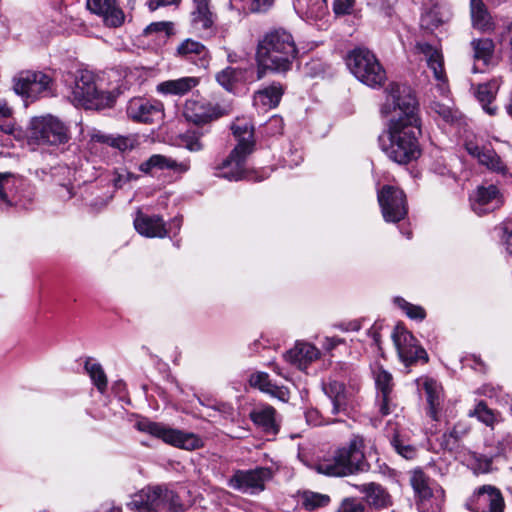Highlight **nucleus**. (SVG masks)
<instances>
[{
  "instance_id": "obj_1",
  "label": "nucleus",
  "mask_w": 512,
  "mask_h": 512,
  "mask_svg": "<svg viewBox=\"0 0 512 512\" xmlns=\"http://www.w3.org/2000/svg\"><path fill=\"white\" fill-rule=\"evenodd\" d=\"M387 93L382 113L390 116V120L387 131L379 138L380 146L391 161L405 165L421 154L417 138L420 132L417 101L412 89L405 84L392 83Z\"/></svg>"
},
{
  "instance_id": "obj_2",
  "label": "nucleus",
  "mask_w": 512,
  "mask_h": 512,
  "mask_svg": "<svg viewBox=\"0 0 512 512\" xmlns=\"http://www.w3.org/2000/svg\"><path fill=\"white\" fill-rule=\"evenodd\" d=\"M297 54V46L290 32L282 28L266 32L256 47L257 78L262 79L266 71H289Z\"/></svg>"
},
{
  "instance_id": "obj_3",
  "label": "nucleus",
  "mask_w": 512,
  "mask_h": 512,
  "mask_svg": "<svg viewBox=\"0 0 512 512\" xmlns=\"http://www.w3.org/2000/svg\"><path fill=\"white\" fill-rule=\"evenodd\" d=\"M364 448V438L354 435L347 444L336 449L332 455L320 459L315 469L320 474L333 477H343L364 471L368 468Z\"/></svg>"
},
{
  "instance_id": "obj_4",
  "label": "nucleus",
  "mask_w": 512,
  "mask_h": 512,
  "mask_svg": "<svg viewBox=\"0 0 512 512\" xmlns=\"http://www.w3.org/2000/svg\"><path fill=\"white\" fill-rule=\"evenodd\" d=\"M231 129L238 143L223 161L221 169L230 168L229 171L223 172L222 176L237 181L245 177L244 163L254 148V130L250 121L245 118H237Z\"/></svg>"
},
{
  "instance_id": "obj_5",
  "label": "nucleus",
  "mask_w": 512,
  "mask_h": 512,
  "mask_svg": "<svg viewBox=\"0 0 512 512\" xmlns=\"http://www.w3.org/2000/svg\"><path fill=\"white\" fill-rule=\"evenodd\" d=\"M129 506L137 512H183L179 496L162 486L146 487L135 494Z\"/></svg>"
},
{
  "instance_id": "obj_6",
  "label": "nucleus",
  "mask_w": 512,
  "mask_h": 512,
  "mask_svg": "<svg viewBox=\"0 0 512 512\" xmlns=\"http://www.w3.org/2000/svg\"><path fill=\"white\" fill-rule=\"evenodd\" d=\"M350 72L363 84L376 88L381 87L386 79V71L370 50L356 48L347 56Z\"/></svg>"
},
{
  "instance_id": "obj_7",
  "label": "nucleus",
  "mask_w": 512,
  "mask_h": 512,
  "mask_svg": "<svg viewBox=\"0 0 512 512\" xmlns=\"http://www.w3.org/2000/svg\"><path fill=\"white\" fill-rule=\"evenodd\" d=\"M71 102L84 109H102L111 102V97L102 91L89 71H79L74 78L70 94Z\"/></svg>"
},
{
  "instance_id": "obj_8",
  "label": "nucleus",
  "mask_w": 512,
  "mask_h": 512,
  "mask_svg": "<svg viewBox=\"0 0 512 512\" xmlns=\"http://www.w3.org/2000/svg\"><path fill=\"white\" fill-rule=\"evenodd\" d=\"M27 136L36 144L58 145L67 142V127L56 117H34L30 121Z\"/></svg>"
},
{
  "instance_id": "obj_9",
  "label": "nucleus",
  "mask_w": 512,
  "mask_h": 512,
  "mask_svg": "<svg viewBox=\"0 0 512 512\" xmlns=\"http://www.w3.org/2000/svg\"><path fill=\"white\" fill-rule=\"evenodd\" d=\"M137 428L181 449L195 450L203 446L202 439L194 433H185L149 420L138 421Z\"/></svg>"
},
{
  "instance_id": "obj_10",
  "label": "nucleus",
  "mask_w": 512,
  "mask_h": 512,
  "mask_svg": "<svg viewBox=\"0 0 512 512\" xmlns=\"http://www.w3.org/2000/svg\"><path fill=\"white\" fill-rule=\"evenodd\" d=\"M52 78L41 71H22L14 78V91L35 99L52 93Z\"/></svg>"
},
{
  "instance_id": "obj_11",
  "label": "nucleus",
  "mask_w": 512,
  "mask_h": 512,
  "mask_svg": "<svg viewBox=\"0 0 512 512\" xmlns=\"http://www.w3.org/2000/svg\"><path fill=\"white\" fill-rule=\"evenodd\" d=\"M273 476L268 467H256L249 470H237L228 480V486L244 494H257L265 489L266 481Z\"/></svg>"
},
{
  "instance_id": "obj_12",
  "label": "nucleus",
  "mask_w": 512,
  "mask_h": 512,
  "mask_svg": "<svg viewBox=\"0 0 512 512\" xmlns=\"http://www.w3.org/2000/svg\"><path fill=\"white\" fill-rule=\"evenodd\" d=\"M378 202L386 222H399L408 212L406 195L396 187L385 185L378 191Z\"/></svg>"
},
{
  "instance_id": "obj_13",
  "label": "nucleus",
  "mask_w": 512,
  "mask_h": 512,
  "mask_svg": "<svg viewBox=\"0 0 512 512\" xmlns=\"http://www.w3.org/2000/svg\"><path fill=\"white\" fill-rule=\"evenodd\" d=\"M393 342L402 362L411 365L417 361H428L426 351L418 344L416 338L402 325H397L392 334Z\"/></svg>"
},
{
  "instance_id": "obj_14",
  "label": "nucleus",
  "mask_w": 512,
  "mask_h": 512,
  "mask_svg": "<svg viewBox=\"0 0 512 512\" xmlns=\"http://www.w3.org/2000/svg\"><path fill=\"white\" fill-rule=\"evenodd\" d=\"M465 149L481 166L496 173H506L507 167L500 156L490 145L484 144L482 140L476 138L474 141L466 142Z\"/></svg>"
},
{
  "instance_id": "obj_15",
  "label": "nucleus",
  "mask_w": 512,
  "mask_h": 512,
  "mask_svg": "<svg viewBox=\"0 0 512 512\" xmlns=\"http://www.w3.org/2000/svg\"><path fill=\"white\" fill-rule=\"evenodd\" d=\"M183 116L188 122L204 125L219 118L221 112L218 106L203 98H191L185 102Z\"/></svg>"
},
{
  "instance_id": "obj_16",
  "label": "nucleus",
  "mask_w": 512,
  "mask_h": 512,
  "mask_svg": "<svg viewBox=\"0 0 512 512\" xmlns=\"http://www.w3.org/2000/svg\"><path fill=\"white\" fill-rule=\"evenodd\" d=\"M468 505L473 512H504L505 506L500 490L491 485L480 487Z\"/></svg>"
},
{
  "instance_id": "obj_17",
  "label": "nucleus",
  "mask_w": 512,
  "mask_h": 512,
  "mask_svg": "<svg viewBox=\"0 0 512 512\" xmlns=\"http://www.w3.org/2000/svg\"><path fill=\"white\" fill-rule=\"evenodd\" d=\"M415 53L422 56L427 66L433 71L434 78L440 82L438 85L442 94L445 93L446 74L444 70V60L441 49L425 41H417L415 44Z\"/></svg>"
},
{
  "instance_id": "obj_18",
  "label": "nucleus",
  "mask_w": 512,
  "mask_h": 512,
  "mask_svg": "<svg viewBox=\"0 0 512 512\" xmlns=\"http://www.w3.org/2000/svg\"><path fill=\"white\" fill-rule=\"evenodd\" d=\"M88 10L101 17L107 27L117 28L123 25L125 14L117 0H87Z\"/></svg>"
},
{
  "instance_id": "obj_19",
  "label": "nucleus",
  "mask_w": 512,
  "mask_h": 512,
  "mask_svg": "<svg viewBox=\"0 0 512 512\" xmlns=\"http://www.w3.org/2000/svg\"><path fill=\"white\" fill-rule=\"evenodd\" d=\"M127 114L133 120L150 123L155 118L161 117L162 104L159 102H150L143 98H134L129 101Z\"/></svg>"
},
{
  "instance_id": "obj_20",
  "label": "nucleus",
  "mask_w": 512,
  "mask_h": 512,
  "mask_svg": "<svg viewBox=\"0 0 512 512\" xmlns=\"http://www.w3.org/2000/svg\"><path fill=\"white\" fill-rule=\"evenodd\" d=\"M324 393L331 399L333 407L332 413H346L352 402V391L347 389L345 385L337 380H330L323 384Z\"/></svg>"
},
{
  "instance_id": "obj_21",
  "label": "nucleus",
  "mask_w": 512,
  "mask_h": 512,
  "mask_svg": "<svg viewBox=\"0 0 512 512\" xmlns=\"http://www.w3.org/2000/svg\"><path fill=\"white\" fill-rule=\"evenodd\" d=\"M319 356V350L314 345L306 342H296L295 346L284 354L286 361L300 370L306 369Z\"/></svg>"
},
{
  "instance_id": "obj_22",
  "label": "nucleus",
  "mask_w": 512,
  "mask_h": 512,
  "mask_svg": "<svg viewBox=\"0 0 512 512\" xmlns=\"http://www.w3.org/2000/svg\"><path fill=\"white\" fill-rule=\"evenodd\" d=\"M175 55L185 60L206 67L209 62V51L201 42L187 38L179 43Z\"/></svg>"
},
{
  "instance_id": "obj_23",
  "label": "nucleus",
  "mask_w": 512,
  "mask_h": 512,
  "mask_svg": "<svg viewBox=\"0 0 512 512\" xmlns=\"http://www.w3.org/2000/svg\"><path fill=\"white\" fill-rule=\"evenodd\" d=\"M501 204L496 186L479 187L472 198V208L478 215L493 211Z\"/></svg>"
},
{
  "instance_id": "obj_24",
  "label": "nucleus",
  "mask_w": 512,
  "mask_h": 512,
  "mask_svg": "<svg viewBox=\"0 0 512 512\" xmlns=\"http://www.w3.org/2000/svg\"><path fill=\"white\" fill-rule=\"evenodd\" d=\"M154 168L160 170L168 169L175 173L183 174L189 171L190 161L184 160L182 162H178L171 157L154 154L139 165V170L143 173H150Z\"/></svg>"
},
{
  "instance_id": "obj_25",
  "label": "nucleus",
  "mask_w": 512,
  "mask_h": 512,
  "mask_svg": "<svg viewBox=\"0 0 512 512\" xmlns=\"http://www.w3.org/2000/svg\"><path fill=\"white\" fill-rule=\"evenodd\" d=\"M134 226L137 232L145 237L163 238L167 235L163 219L159 216H149L143 213H138L134 220Z\"/></svg>"
},
{
  "instance_id": "obj_26",
  "label": "nucleus",
  "mask_w": 512,
  "mask_h": 512,
  "mask_svg": "<svg viewBox=\"0 0 512 512\" xmlns=\"http://www.w3.org/2000/svg\"><path fill=\"white\" fill-rule=\"evenodd\" d=\"M444 501L445 492L441 486H435L415 499L419 512H441Z\"/></svg>"
},
{
  "instance_id": "obj_27",
  "label": "nucleus",
  "mask_w": 512,
  "mask_h": 512,
  "mask_svg": "<svg viewBox=\"0 0 512 512\" xmlns=\"http://www.w3.org/2000/svg\"><path fill=\"white\" fill-rule=\"evenodd\" d=\"M191 17L192 26L199 33L210 30L213 25V15L206 0H195Z\"/></svg>"
},
{
  "instance_id": "obj_28",
  "label": "nucleus",
  "mask_w": 512,
  "mask_h": 512,
  "mask_svg": "<svg viewBox=\"0 0 512 512\" xmlns=\"http://www.w3.org/2000/svg\"><path fill=\"white\" fill-rule=\"evenodd\" d=\"M294 8L298 14L308 19H322L328 13L327 0H295Z\"/></svg>"
},
{
  "instance_id": "obj_29",
  "label": "nucleus",
  "mask_w": 512,
  "mask_h": 512,
  "mask_svg": "<svg viewBox=\"0 0 512 512\" xmlns=\"http://www.w3.org/2000/svg\"><path fill=\"white\" fill-rule=\"evenodd\" d=\"M199 84L196 77H182L175 80H168L160 83L157 90L162 94L182 96Z\"/></svg>"
},
{
  "instance_id": "obj_30",
  "label": "nucleus",
  "mask_w": 512,
  "mask_h": 512,
  "mask_svg": "<svg viewBox=\"0 0 512 512\" xmlns=\"http://www.w3.org/2000/svg\"><path fill=\"white\" fill-rule=\"evenodd\" d=\"M276 411L271 406H261L250 412V419L267 433H276L278 426L275 420Z\"/></svg>"
},
{
  "instance_id": "obj_31",
  "label": "nucleus",
  "mask_w": 512,
  "mask_h": 512,
  "mask_svg": "<svg viewBox=\"0 0 512 512\" xmlns=\"http://www.w3.org/2000/svg\"><path fill=\"white\" fill-rule=\"evenodd\" d=\"M282 94V87L279 84H272L255 93L254 105L264 109L274 108L279 104Z\"/></svg>"
},
{
  "instance_id": "obj_32",
  "label": "nucleus",
  "mask_w": 512,
  "mask_h": 512,
  "mask_svg": "<svg viewBox=\"0 0 512 512\" xmlns=\"http://www.w3.org/2000/svg\"><path fill=\"white\" fill-rule=\"evenodd\" d=\"M471 20L475 29L482 32L491 31L494 27L491 16L489 15L482 0H471L470 3Z\"/></svg>"
},
{
  "instance_id": "obj_33",
  "label": "nucleus",
  "mask_w": 512,
  "mask_h": 512,
  "mask_svg": "<svg viewBox=\"0 0 512 512\" xmlns=\"http://www.w3.org/2000/svg\"><path fill=\"white\" fill-rule=\"evenodd\" d=\"M423 388L429 405L428 414L433 420H438V412L442 401V391L439 384L430 378L423 381Z\"/></svg>"
},
{
  "instance_id": "obj_34",
  "label": "nucleus",
  "mask_w": 512,
  "mask_h": 512,
  "mask_svg": "<svg viewBox=\"0 0 512 512\" xmlns=\"http://www.w3.org/2000/svg\"><path fill=\"white\" fill-rule=\"evenodd\" d=\"M498 89V82L496 80H492L488 83L478 85L474 92L476 98L482 104L484 110L490 115H494L496 113V107L492 106L491 104L497 94Z\"/></svg>"
},
{
  "instance_id": "obj_35",
  "label": "nucleus",
  "mask_w": 512,
  "mask_h": 512,
  "mask_svg": "<svg viewBox=\"0 0 512 512\" xmlns=\"http://www.w3.org/2000/svg\"><path fill=\"white\" fill-rule=\"evenodd\" d=\"M358 489L365 494L367 502L375 507H385L389 503V494L379 484L373 482L362 484Z\"/></svg>"
},
{
  "instance_id": "obj_36",
  "label": "nucleus",
  "mask_w": 512,
  "mask_h": 512,
  "mask_svg": "<svg viewBox=\"0 0 512 512\" xmlns=\"http://www.w3.org/2000/svg\"><path fill=\"white\" fill-rule=\"evenodd\" d=\"M409 482L414 492V498L439 486L434 480L426 475L421 469H414L409 473Z\"/></svg>"
},
{
  "instance_id": "obj_37",
  "label": "nucleus",
  "mask_w": 512,
  "mask_h": 512,
  "mask_svg": "<svg viewBox=\"0 0 512 512\" xmlns=\"http://www.w3.org/2000/svg\"><path fill=\"white\" fill-rule=\"evenodd\" d=\"M471 47L474 60L481 61L483 65L488 66L494 55V42L489 38L473 39Z\"/></svg>"
},
{
  "instance_id": "obj_38",
  "label": "nucleus",
  "mask_w": 512,
  "mask_h": 512,
  "mask_svg": "<svg viewBox=\"0 0 512 512\" xmlns=\"http://www.w3.org/2000/svg\"><path fill=\"white\" fill-rule=\"evenodd\" d=\"M469 417H475L486 426L493 428L498 422V415L484 401H479L474 409L468 412Z\"/></svg>"
},
{
  "instance_id": "obj_39",
  "label": "nucleus",
  "mask_w": 512,
  "mask_h": 512,
  "mask_svg": "<svg viewBox=\"0 0 512 512\" xmlns=\"http://www.w3.org/2000/svg\"><path fill=\"white\" fill-rule=\"evenodd\" d=\"M84 367L93 384L100 392H104L107 387V377L102 366L93 359L89 358L86 360Z\"/></svg>"
},
{
  "instance_id": "obj_40",
  "label": "nucleus",
  "mask_w": 512,
  "mask_h": 512,
  "mask_svg": "<svg viewBox=\"0 0 512 512\" xmlns=\"http://www.w3.org/2000/svg\"><path fill=\"white\" fill-rule=\"evenodd\" d=\"M93 139H95L98 142L107 143L110 146L117 148L123 152L132 150L137 144L135 138L125 136L112 137L102 134H95L93 136Z\"/></svg>"
},
{
  "instance_id": "obj_41",
  "label": "nucleus",
  "mask_w": 512,
  "mask_h": 512,
  "mask_svg": "<svg viewBox=\"0 0 512 512\" xmlns=\"http://www.w3.org/2000/svg\"><path fill=\"white\" fill-rule=\"evenodd\" d=\"M302 504L307 510H315L327 506L330 503V497L327 494L304 491L301 494Z\"/></svg>"
},
{
  "instance_id": "obj_42",
  "label": "nucleus",
  "mask_w": 512,
  "mask_h": 512,
  "mask_svg": "<svg viewBox=\"0 0 512 512\" xmlns=\"http://www.w3.org/2000/svg\"><path fill=\"white\" fill-rule=\"evenodd\" d=\"M144 34L147 36L155 34L159 41L165 42L173 34V23L169 21L151 23L145 28Z\"/></svg>"
},
{
  "instance_id": "obj_43",
  "label": "nucleus",
  "mask_w": 512,
  "mask_h": 512,
  "mask_svg": "<svg viewBox=\"0 0 512 512\" xmlns=\"http://www.w3.org/2000/svg\"><path fill=\"white\" fill-rule=\"evenodd\" d=\"M201 134L195 130H188L179 135V145L185 147L191 152H198L203 149V144L200 141Z\"/></svg>"
},
{
  "instance_id": "obj_44",
  "label": "nucleus",
  "mask_w": 512,
  "mask_h": 512,
  "mask_svg": "<svg viewBox=\"0 0 512 512\" xmlns=\"http://www.w3.org/2000/svg\"><path fill=\"white\" fill-rule=\"evenodd\" d=\"M375 383L377 389L379 390V395L391 394L393 388V378L392 375L379 367L374 371Z\"/></svg>"
},
{
  "instance_id": "obj_45",
  "label": "nucleus",
  "mask_w": 512,
  "mask_h": 512,
  "mask_svg": "<svg viewBox=\"0 0 512 512\" xmlns=\"http://www.w3.org/2000/svg\"><path fill=\"white\" fill-rule=\"evenodd\" d=\"M395 303L401 308L406 315L414 320H423L426 316L425 310L418 305L411 304L403 298H396Z\"/></svg>"
},
{
  "instance_id": "obj_46",
  "label": "nucleus",
  "mask_w": 512,
  "mask_h": 512,
  "mask_svg": "<svg viewBox=\"0 0 512 512\" xmlns=\"http://www.w3.org/2000/svg\"><path fill=\"white\" fill-rule=\"evenodd\" d=\"M240 74L238 70L227 67L217 74L216 79L222 87L230 91Z\"/></svg>"
},
{
  "instance_id": "obj_47",
  "label": "nucleus",
  "mask_w": 512,
  "mask_h": 512,
  "mask_svg": "<svg viewBox=\"0 0 512 512\" xmlns=\"http://www.w3.org/2000/svg\"><path fill=\"white\" fill-rule=\"evenodd\" d=\"M138 179V176L124 167L113 171L112 181L116 188H122L126 183Z\"/></svg>"
},
{
  "instance_id": "obj_48",
  "label": "nucleus",
  "mask_w": 512,
  "mask_h": 512,
  "mask_svg": "<svg viewBox=\"0 0 512 512\" xmlns=\"http://www.w3.org/2000/svg\"><path fill=\"white\" fill-rule=\"evenodd\" d=\"M249 383L251 386L259 388L261 391L268 393L271 387L274 385L269 375L265 372H257L250 376Z\"/></svg>"
},
{
  "instance_id": "obj_49",
  "label": "nucleus",
  "mask_w": 512,
  "mask_h": 512,
  "mask_svg": "<svg viewBox=\"0 0 512 512\" xmlns=\"http://www.w3.org/2000/svg\"><path fill=\"white\" fill-rule=\"evenodd\" d=\"M13 176L9 173H0V201L10 204L8 191L13 186Z\"/></svg>"
},
{
  "instance_id": "obj_50",
  "label": "nucleus",
  "mask_w": 512,
  "mask_h": 512,
  "mask_svg": "<svg viewBox=\"0 0 512 512\" xmlns=\"http://www.w3.org/2000/svg\"><path fill=\"white\" fill-rule=\"evenodd\" d=\"M266 132L270 135L281 134L284 129L283 119L280 116H272L265 124Z\"/></svg>"
},
{
  "instance_id": "obj_51",
  "label": "nucleus",
  "mask_w": 512,
  "mask_h": 512,
  "mask_svg": "<svg viewBox=\"0 0 512 512\" xmlns=\"http://www.w3.org/2000/svg\"><path fill=\"white\" fill-rule=\"evenodd\" d=\"M338 512H365V507L356 499H345Z\"/></svg>"
},
{
  "instance_id": "obj_52",
  "label": "nucleus",
  "mask_w": 512,
  "mask_h": 512,
  "mask_svg": "<svg viewBox=\"0 0 512 512\" xmlns=\"http://www.w3.org/2000/svg\"><path fill=\"white\" fill-rule=\"evenodd\" d=\"M432 110L435 111L440 117L443 118L446 122L452 121L454 119L453 111L449 105L434 102L431 105Z\"/></svg>"
},
{
  "instance_id": "obj_53",
  "label": "nucleus",
  "mask_w": 512,
  "mask_h": 512,
  "mask_svg": "<svg viewBox=\"0 0 512 512\" xmlns=\"http://www.w3.org/2000/svg\"><path fill=\"white\" fill-rule=\"evenodd\" d=\"M459 439L450 431L444 433L440 438V445L443 449L448 451H454L458 448Z\"/></svg>"
},
{
  "instance_id": "obj_54",
  "label": "nucleus",
  "mask_w": 512,
  "mask_h": 512,
  "mask_svg": "<svg viewBox=\"0 0 512 512\" xmlns=\"http://www.w3.org/2000/svg\"><path fill=\"white\" fill-rule=\"evenodd\" d=\"M353 8V0H335L333 4L334 12L337 15L349 14Z\"/></svg>"
},
{
  "instance_id": "obj_55",
  "label": "nucleus",
  "mask_w": 512,
  "mask_h": 512,
  "mask_svg": "<svg viewBox=\"0 0 512 512\" xmlns=\"http://www.w3.org/2000/svg\"><path fill=\"white\" fill-rule=\"evenodd\" d=\"M268 394L279 399L282 402H287L290 397L289 390L286 387L277 386L275 384L268 391Z\"/></svg>"
},
{
  "instance_id": "obj_56",
  "label": "nucleus",
  "mask_w": 512,
  "mask_h": 512,
  "mask_svg": "<svg viewBox=\"0 0 512 512\" xmlns=\"http://www.w3.org/2000/svg\"><path fill=\"white\" fill-rule=\"evenodd\" d=\"M274 3V0H253L250 9L252 12H265Z\"/></svg>"
},
{
  "instance_id": "obj_57",
  "label": "nucleus",
  "mask_w": 512,
  "mask_h": 512,
  "mask_svg": "<svg viewBox=\"0 0 512 512\" xmlns=\"http://www.w3.org/2000/svg\"><path fill=\"white\" fill-rule=\"evenodd\" d=\"M379 410L382 415H388L391 412L390 394L380 395Z\"/></svg>"
},
{
  "instance_id": "obj_58",
  "label": "nucleus",
  "mask_w": 512,
  "mask_h": 512,
  "mask_svg": "<svg viewBox=\"0 0 512 512\" xmlns=\"http://www.w3.org/2000/svg\"><path fill=\"white\" fill-rule=\"evenodd\" d=\"M470 430V427L462 422L457 423L451 432L457 437L459 440L464 437Z\"/></svg>"
},
{
  "instance_id": "obj_59",
  "label": "nucleus",
  "mask_w": 512,
  "mask_h": 512,
  "mask_svg": "<svg viewBox=\"0 0 512 512\" xmlns=\"http://www.w3.org/2000/svg\"><path fill=\"white\" fill-rule=\"evenodd\" d=\"M395 447H396V450L398 451V453L406 459H411L415 455L414 448H412L410 446H403L400 444H396Z\"/></svg>"
},
{
  "instance_id": "obj_60",
  "label": "nucleus",
  "mask_w": 512,
  "mask_h": 512,
  "mask_svg": "<svg viewBox=\"0 0 512 512\" xmlns=\"http://www.w3.org/2000/svg\"><path fill=\"white\" fill-rule=\"evenodd\" d=\"M503 239L507 252L512 255V231H508L507 228H504Z\"/></svg>"
},
{
  "instance_id": "obj_61",
  "label": "nucleus",
  "mask_w": 512,
  "mask_h": 512,
  "mask_svg": "<svg viewBox=\"0 0 512 512\" xmlns=\"http://www.w3.org/2000/svg\"><path fill=\"white\" fill-rule=\"evenodd\" d=\"M340 343H341V339H339V338L326 337L323 345L327 350H331V349L335 348Z\"/></svg>"
},
{
  "instance_id": "obj_62",
  "label": "nucleus",
  "mask_w": 512,
  "mask_h": 512,
  "mask_svg": "<svg viewBox=\"0 0 512 512\" xmlns=\"http://www.w3.org/2000/svg\"><path fill=\"white\" fill-rule=\"evenodd\" d=\"M476 393L487 397H493L495 395V390L489 385H483L476 391Z\"/></svg>"
},
{
  "instance_id": "obj_63",
  "label": "nucleus",
  "mask_w": 512,
  "mask_h": 512,
  "mask_svg": "<svg viewBox=\"0 0 512 512\" xmlns=\"http://www.w3.org/2000/svg\"><path fill=\"white\" fill-rule=\"evenodd\" d=\"M179 0H157L156 5H154V2H150V9L155 10L159 6H165V5H171L178 3Z\"/></svg>"
},
{
  "instance_id": "obj_64",
  "label": "nucleus",
  "mask_w": 512,
  "mask_h": 512,
  "mask_svg": "<svg viewBox=\"0 0 512 512\" xmlns=\"http://www.w3.org/2000/svg\"><path fill=\"white\" fill-rule=\"evenodd\" d=\"M317 415V411H309L306 415L307 417V421L308 422H312L313 421V416H316Z\"/></svg>"
}]
</instances>
